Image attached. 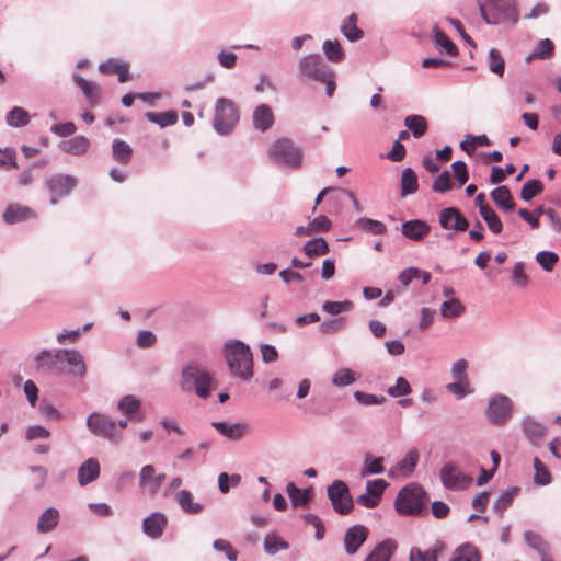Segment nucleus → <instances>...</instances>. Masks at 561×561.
Wrapping results in <instances>:
<instances>
[{"label":"nucleus","instance_id":"nucleus-27","mask_svg":"<svg viewBox=\"0 0 561 561\" xmlns=\"http://www.w3.org/2000/svg\"><path fill=\"white\" fill-rule=\"evenodd\" d=\"M90 147V140L85 136H75L68 140L60 142L59 148L69 154L81 156L84 154Z\"/></svg>","mask_w":561,"mask_h":561},{"label":"nucleus","instance_id":"nucleus-60","mask_svg":"<svg viewBox=\"0 0 561 561\" xmlns=\"http://www.w3.org/2000/svg\"><path fill=\"white\" fill-rule=\"evenodd\" d=\"M215 550L224 552L229 561L238 560V551L231 546V543L225 539H216L213 542Z\"/></svg>","mask_w":561,"mask_h":561},{"label":"nucleus","instance_id":"nucleus-64","mask_svg":"<svg viewBox=\"0 0 561 561\" xmlns=\"http://www.w3.org/2000/svg\"><path fill=\"white\" fill-rule=\"evenodd\" d=\"M467 368L468 362L466 359H458L453 364L450 374L455 380L466 381V383H469Z\"/></svg>","mask_w":561,"mask_h":561},{"label":"nucleus","instance_id":"nucleus-37","mask_svg":"<svg viewBox=\"0 0 561 561\" xmlns=\"http://www.w3.org/2000/svg\"><path fill=\"white\" fill-rule=\"evenodd\" d=\"M286 492L294 507L306 506L311 499L308 490L299 489L294 482L286 485Z\"/></svg>","mask_w":561,"mask_h":561},{"label":"nucleus","instance_id":"nucleus-55","mask_svg":"<svg viewBox=\"0 0 561 561\" xmlns=\"http://www.w3.org/2000/svg\"><path fill=\"white\" fill-rule=\"evenodd\" d=\"M411 392L412 388L404 377H398L396 383L387 389L388 396L392 398L409 396Z\"/></svg>","mask_w":561,"mask_h":561},{"label":"nucleus","instance_id":"nucleus-23","mask_svg":"<svg viewBox=\"0 0 561 561\" xmlns=\"http://www.w3.org/2000/svg\"><path fill=\"white\" fill-rule=\"evenodd\" d=\"M396 550V541L392 539H385L374 548L364 561H390Z\"/></svg>","mask_w":561,"mask_h":561},{"label":"nucleus","instance_id":"nucleus-12","mask_svg":"<svg viewBox=\"0 0 561 561\" xmlns=\"http://www.w3.org/2000/svg\"><path fill=\"white\" fill-rule=\"evenodd\" d=\"M77 186V179L71 175L56 174L46 180L50 204L56 205L59 198L67 196Z\"/></svg>","mask_w":561,"mask_h":561},{"label":"nucleus","instance_id":"nucleus-42","mask_svg":"<svg viewBox=\"0 0 561 561\" xmlns=\"http://www.w3.org/2000/svg\"><path fill=\"white\" fill-rule=\"evenodd\" d=\"M383 460V457H373L369 453L366 454L360 476L366 477L369 474H380L385 472Z\"/></svg>","mask_w":561,"mask_h":561},{"label":"nucleus","instance_id":"nucleus-44","mask_svg":"<svg viewBox=\"0 0 561 561\" xmlns=\"http://www.w3.org/2000/svg\"><path fill=\"white\" fill-rule=\"evenodd\" d=\"M434 43L440 49H444L447 55L456 56L458 54L457 46L450 41V38L438 27L433 28Z\"/></svg>","mask_w":561,"mask_h":561},{"label":"nucleus","instance_id":"nucleus-1","mask_svg":"<svg viewBox=\"0 0 561 561\" xmlns=\"http://www.w3.org/2000/svg\"><path fill=\"white\" fill-rule=\"evenodd\" d=\"M222 355L233 377L242 381H249L253 377V354L248 344L229 339L224 343Z\"/></svg>","mask_w":561,"mask_h":561},{"label":"nucleus","instance_id":"nucleus-10","mask_svg":"<svg viewBox=\"0 0 561 561\" xmlns=\"http://www.w3.org/2000/svg\"><path fill=\"white\" fill-rule=\"evenodd\" d=\"M327 493L336 513L346 515L352 512L354 501L345 482L341 480L333 481V483L328 486Z\"/></svg>","mask_w":561,"mask_h":561},{"label":"nucleus","instance_id":"nucleus-63","mask_svg":"<svg viewBox=\"0 0 561 561\" xmlns=\"http://www.w3.org/2000/svg\"><path fill=\"white\" fill-rule=\"evenodd\" d=\"M511 280L517 287L523 288L526 286V265L524 262H517L515 264Z\"/></svg>","mask_w":561,"mask_h":561},{"label":"nucleus","instance_id":"nucleus-29","mask_svg":"<svg viewBox=\"0 0 561 561\" xmlns=\"http://www.w3.org/2000/svg\"><path fill=\"white\" fill-rule=\"evenodd\" d=\"M175 500L179 503L181 510L186 514L194 515L204 508L203 504L194 502L193 494L187 490H180L176 492Z\"/></svg>","mask_w":561,"mask_h":561},{"label":"nucleus","instance_id":"nucleus-6","mask_svg":"<svg viewBox=\"0 0 561 561\" xmlns=\"http://www.w3.org/2000/svg\"><path fill=\"white\" fill-rule=\"evenodd\" d=\"M268 156L276 163L291 169L300 168L304 158L301 148L286 137L276 139L270 146Z\"/></svg>","mask_w":561,"mask_h":561},{"label":"nucleus","instance_id":"nucleus-2","mask_svg":"<svg viewBox=\"0 0 561 561\" xmlns=\"http://www.w3.org/2000/svg\"><path fill=\"white\" fill-rule=\"evenodd\" d=\"M297 78L304 83L316 81L325 84V92L329 98L334 94L336 89L335 73L319 54L300 58Z\"/></svg>","mask_w":561,"mask_h":561},{"label":"nucleus","instance_id":"nucleus-40","mask_svg":"<svg viewBox=\"0 0 561 561\" xmlns=\"http://www.w3.org/2000/svg\"><path fill=\"white\" fill-rule=\"evenodd\" d=\"M302 250L309 257L324 255L330 252L329 244L322 237L307 241L304 244Z\"/></svg>","mask_w":561,"mask_h":561},{"label":"nucleus","instance_id":"nucleus-35","mask_svg":"<svg viewBox=\"0 0 561 561\" xmlns=\"http://www.w3.org/2000/svg\"><path fill=\"white\" fill-rule=\"evenodd\" d=\"M404 125L412 133L414 138H421L427 131V121L422 115H408L404 118Z\"/></svg>","mask_w":561,"mask_h":561},{"label":"nucleus","instance_id":"nucleus-47","mask_svg":"<svg viewBox=\"0 0 561 561\" xmlns=\"http://www.w3.org/2000/svg\"><path fill=\"white\" fill-rule=\"evenodd\" d=\"M5 121L9 126L23 127L28 124L30 115L24 108L15 106L8 112Z\"/></svg>","mask_w":561,"mask_h":561},{"label":"nucleus","instance_id":"nucleus-22","mask_svg":"<svg viewBox=\"0 0 561 561\" xmlns=\"http://www.w3.org/2000/svg\"><path fill=\"white\" fill-rule=\"evenodd\" d=\"M101 472V466L96 458H89L85 461H83L79 468H78V483L81 486H85L89 483L94 482L99 477Z\"/></svg>","mask_w":561,"mask_h":561},{"label":"nucleus","instance_id":"nucleus-52","mask_svg":"<svg viewBox=\"0 0 561 561\" xmlns=\"http://www.w3.org/2000/svg\"><path fill=\"white\" fill-rule=\"evenodd\" d=\"M519 488H510L502 492L494 503V511L499 514H502L503 511L513 503L514 497L517 495V493H519Z\"/></svg>","mask_w":561,"mask_h":561},{"label":"nucleus","instance_id":"nucleus-5","mask_svg":"<svg viewBox=\"0 0 561 561\" xmlns=\"http://www.w3.org/2000/svg\"><path fill=\"white\" fill-rule=\"evenodd\" d=\"M426 502V491L419 484H410L398 492L394 507L399 515L419 516L425 511Z\"/></svg>","mask_w":561,"mask_h":561},{"label":"nucleus","instance_id":"nucleus-24","mask_svg":"<svg viewBox=\"0 0 561 561\" xmlns=\"http://www.w3.org/2000/svg\"><path fill=\"white\" fill-rule=\"evenodd\" d=\"M141 402L135 396L126 394L122 397L117 403L119 412L128 416L131 421H141V415L138 414Z\"/></svg>","mask_w":561,"mask_h":561},{"label":"nucleus","instance_id":"nucleus-38","mask_svg":"<svg viewBox=\"0 0 561 561\" xmlns=\"http://www.w3.org/2000/svg\"><path fill=\"white\" fill-rule=\"evenodd\" d=\"M146 118L159 125L161 128L172 126L178 122V113L176 111H167V112H147L145 114Z\"/></svg>","mask_w":561,"mask_h":561},{"label":"nucleus","instance_id":"nucleus-28","mask_svg":"<svg viewBox=\"0 0 561 561\" xmlns=\"http://www.w3.org/2000/svg\"><path fill=\"white\" fill-rule=\"evenodd\" d=\"M73 81L81 89L82 93L92 105L99 102L101 87L98 83L88 81L78 73L73 75Z\"/></svg>","mask_w":561,"mask_h":561},{"label":"nucleus","instance_id":"nucleus-34","mask_svg":"<svg viewBox=\"0 0 561 561\" xmlns=\"http://www.w3.org/2000/svg\"><path fill=\"white\" fill-rule=\"evenodd\" d=\"M554 54V44L551 39L545 38L538 42L530 55H528V61L530 60H547L550 59Z\"/></svg>","mask_w":561,"mask_h":561},{"label":"nucleus","instance_id":"nucleus-9","mask_svg":"<svg viewBox=\"0 0 561 561\" xmlns=\"http://www.w3.org/2000/svg\"><path fill=\"white\" fill-rule=\"evenodd\" d=\"M513 402L504 394H496L489 399L485 417L489 423L501 426L512 416Z\"/></svg>","mask_w":561,"mask_h":561},{"label":"nucleus","instance_id":"nucleus-49","mask_svg":"<svg viewBox=\"0 0 561 561\" xmlns=\"http://www.w3.org/2000/svg\"><path fill=\"white\" fill-rule=\"evenodd\" d=\"M534 483L536 485H548L552 481V476L547 466L538 458L534 459Z\"/></svg>","mask_w":561,"mask_h":561},{"label":"nucleus","instance_id":"nucleus-8","mask_svg":"<svg viewBox=\"0 0 561 561\" xmlns=\"http://www.w3.org/2000/svg\"><path fill=\"white\" fill-rule=\"evenodd\" d=\"M85 425L92 435L107 439L112 444H118L122 439V432L117 430L116 421L105 413H90Z\"/></svg>","mask_w":561,"mask_h":561},{"label":"nucleus","instance_id":"nucleus-3","mask_svg":"<svg viewBox=\"0 0 561 561\" xmlns=\"http://www.w3.org/2000/svg\"><path fill=\"white\" fill-rule=\"evenodd\" d=\"M479 11L486 24L513 26L519 20L516 0H485Z\"/></svg>","mask_w":561,"mask_h":561},{"label":"nucleus","instance_id":"nucleus-30","mask_svg":"<svg viewBox=\"0 0 561 561\" xmlns=\"http://www.w3.org/2000/svg\"><path fill=\"white\" fill-rule=\"evenodd\" d=\"M113 159L121 164H128L133 157V148L123 139L115 138L112 142Z\"/></svg>","mask_w":561,"mask_h":561},{"label":"nucleus","instance_id":"nucleus-11","mask_svg":"<svg viewBox=\"0 0 561 561\" xmlns=\"http://www.w3.org/2000/svg\"><path fill=\"white\" fill-rule=\"evenodd\" d=\"M439 479L443 486L449 491L466 490L473 481L472 477L463 473L453 462H447L440 468Z\"/></svg>","mask_w":561,"mask_h":561},{"label":"nucleus","instance_id":"nucleus-18","mask_svg":"<svg viewBox=\"0 0 561 561\" xmlns=\"http://www.w3.org/2000/svg\"><path fill=\"white\" fill-rule=\"evenodd\" d=\"M211 426L220 435L231 440H240L251 431L250 425L244 422L230 424L225 421H214L211 422Z\"/></svg>","mask_w":561,"mask_h":561},{"label":"nucleus","instance_id":"nucleus-56","mask_svg":"<svg viewBox=\"0 0 561 561\" xmlns=\"http://www.w3.org/2000/svg\"><path fill=\"white\" fill-rule=\"evenodd\" d=\"M345 324H346V319L343 317L330 319V320L323 321L320 324L319 331L322 334H335V333L342 331L344 329Z\"/></svg>","mask_w":561,"mask_h":561},{"label":"nucleus","instance_id":"nucleus-36","mask_svg":"<svg viewBox=\"0 0 561 561\" xmlns=\"http://www.w3.org/2000/svg\"><path fill=\"white\" fill-rule=\"evenodd\" d=\"M99 70L103 73H112L118 76L121 83L126 82L129 79V71L127 65L118 64L113 60H107L99 65Z\"/></svg>","mask_w":561,"mask_h":561},{"label":"nucleus","instance_id":"nucleus-41","mask_svg":"<svg viewBox=\"0 0 561 561\" xmlns=\"http://www.w3.org/2000/svg\"><path fill=\"white\" fill-rule=\"evenodd\" d=\"M417 461L419 451L416 449H411L397 463L396 470L399 471L402 476L409 477L415 470Z\"/></svg>","mask_w":561,"mask_h":561},{"label":"nucleus","instance_id":"nucleus-17","mask_svg":"<svg viewBox=\"0 0 561 561\" xmlns=\"http://www.w3.org/2000/svg\"><path fill=\"white\" fill-rule=\"evenodd\" d=\"M368 528L363 525L350 527L344 535V548L347 554H355L368 537Z\"/></svg>","mask_w":561,"mask_h":561},{"label":"nucleus","instance_id":"nucleus-51","mask_svg":"<svg viewBox=\"0 0 561 561\" xmlns=\"http://www.w3.org/2000/svg\"><path fill=\"white\" fill-rule=\"evenodd\" d=\"M479 214L493 233H500L502 231L503 225L496 213L491 207H481V211Z\"/></svg>","mask_w":561,"mask_h":561},{"label":"nucleus","instance_id":"nucleus-50","mask_svg":"<svg viewBox=\"0 0 561 561\" xmlns=\"http://www.w3.org/2000/svg\"><path fill=\"white\" fill-rule=\"evenodd\" d=\"M442 547L430 548L425 551L419 547H412L409 554V561H437V554Z\"/></svg>","mask_w":561,"mask_h":561},{"label":"nucleus","instance_id":"nucleus-31","mask_svg":"<svg viewBox=\"0 0 561 561\" xmlns=\"http://www.w3.org/2000/svg\"><path fill=\"white\" fill-rule=\"evenodd\" d=\"M401 196L405 197L408 195L414 194L419 190V182L416 173L411 168L403 169L401 173Z\"/></svg>","mask_w":561,"mask_h":561},{"label":"nucleus","instance_id":"nucleus-57","mask_svg":"<svg viewBox=\"0 0 561 561\" xmlns=\"http://www.w3.org/2000/svg\"><path fill=\"white\" fill-rule=\"evenodd\" d=\"M352 307L353 302L350 300L325 301L322 304V310L331 316H337L344 311H348Z\"/></svg>","mask_w":561,"mask_h":561},{"label":"nucleus","instance_id":"nucleus-61","mask_svg":"<svg viewBox=\"0 0 561 561\" xmlns=\"http://www.w3.org/2000/svg\"><path fill=\"white\" fill-rule=\"evenodd\" d=\"M388 486L383 479L368 480L366 483V493L373 495L375 499L381 500V496Z\"/></svg>","mask_w":561,"mask_h":561},{"label":"nucleus","instance_id":"nucleus-62","mask_svg":"<svg viewBox=\"0 0 561 561\" xmlns=\"http://www.w3.org/2000/svg\"><path fill=\"white\" fill-rule=\"evenodd\" d=\"M432 188L436 193H446L451 188V178L448 171H444L433 182Z\"/></svg>","mask_w":561,"mask_h":561},{"label":"nucleus","instance_id":"nucleus-33","mask_svg":"<svg viewBox=\"0 0 561 561\" xmlns=\"http://www.w3.org/2000/svg\"><path fill=\"white\" fill-rule=\"evenodd\" d=\"M355 227L373 236L385 234L387 227L383 222L367 217H360L356 220Z\"/></svg>","mask_w":561,"mask_h":561},{"label":"nucleus","instance_id":"nucleus-19","mask_svg":"<svg viewBox=\"0 0 561 561\" xmlns=\"http://www.w3.org/2000/svg\"><path fill=\"white\" fill-rule=\"evenodd\" d=\"M168 524L167 516L161 512H153L142 520V531L151 539H160Z\"/></svg>","mask_w":561,"mask_h":561},{"label":"nucleus","instance_id":"nucleus-7","mask_svg":"<svg viewBox=\"0 0 561 561\" xmlns=\"http://www.w3.org/2000/svg\"><path fill=\"white\" fill-rule=\"evenodd\" d=\"M239 122V111L230 99L219 98L215 104L214 129L222 136L229 135Z\"/></svg>","mask_w":561,"mask_h":561},{"label":"nucleus","instance_id":"nucleus-4","mask_svg":"<svg viewBox=\"0 0 561 561\" xmlns=\"http://www.w3.org/2000/svg\"><path fill=\"white\" fill-rule=\"evenodd\" d=\"M211 382V375L196 363H190L182 368L180 389L183 392L194 390L201 399H207L210 396Z\"/></svg>","mask_w":561,"mask_h":561},{"label":"nucleus","instance_id":"nucleus-54","mask_svg":"<svg viewBox=\"0 0 561 561\" xmlns=\"http://www.w3.org/2000/svg\"><path fill=\"white\" fill-rule=\"evenodd\" d=\"M488 65L490 71L502 77L504 75L505 62L496 48H491L488 56Z\"/></svg>","mask_w":561,"mask_h":561},{"label":"nucleus","instance_id":"nucleus-14","mask_svg":"<svg viewBox=\"0 0 561 561\" xmlns=\"http://www.w3.org/2000/svg\"><path fill=\"white\" fill-rule=\"evenodd\" d=\"M35 363L38 371L53 373L58 376L65 375L62 354H59V350L54 353L48 350L41 351L35 357Z\"/></svg>","mask_w":561,"mask_h":561},{"label":"nucleus","instance_id":"nucleus-25","mask_svg":"<svg viewBox=\"0 0 561 561\" xmlns=\"http://www.w3.org/2000/svg\"><path fill=\"white\" fill-rule=\"evenodd\" d=\"M3 220L5 224L13 225L23 220H26L28 218L35 217L34 211L27 207V206H21V205H9L3 215Z\"/></svg>","mask_w":561,"mask_h":561},{"label":"nucleus","instance_id":"nucleus-48","mask_svg":"<svg viewBox=\"0 0 561 561\" xmlns=\"http://www.w3.org/2000/svg\"><path fill=\"white\" fill-rule=\"evenodd\" d=\"M359 378V375L350 368H341L332 376V385L336 387H345L354 383Z\"/></svg>","mask_w":561,"mask_h":561},{"label":"nucleus","instance_id":"nucleus-53","mask_svg":"<svg viewBox=\"0 0 561 561\" xmlns=\"http://www.w3.org/2000/svg\"><path fill=\"white\" fill-rule=\"evenodd\" d=\"M288 549V543L277 537L275 534L271 533L266 535L264 538V550L267 554H275L279 550H286Z\"/></svg>","mask_w":561,"mask_h":561},{"label":"nucleus","instance_id":"nucleus-59","mask_svg":"<svg viewBox=\"0 0 561 561\" xmlns=\"http://www.w3.org/2000/svg\"><path fill=\"white\" fill-rule=\"evenodd\" d=\"M354 398L359 404L366 405V407L382 404L386 401V398L383 396H376V394L363 392L359 390L354 392Z\"/></svg>","mask_w":561,"mask_h":561},{"label":"nucleus","instance_id":"nucleus-43","mask_svg":"<svg viewBox=\"0 0 561 561\" xmlns=\"http://www.w3.org/2000/svg\"><path fill=\"white\" fill-rule=\"evenodd\" d=\"M449 561H480V554L473 545L463 543L455 550Z\"/></svg>","mask_w":561,"mask_h":561},{"label":"nucleus","instance_id":"nucleus-39","mask_svg":"<svg viewBox=\"0 0 561 561\" xmlns=\"http://www.w3.org/2000/svg\"><path fill=\"white\" fill-rule=\"evenodd\" d=\"M357 15L352 13L341 25V32L350 42H357L364 36V32L356 25Z\"/></svg>","mask_w":561,"mask_h":561},{"label":"nucleus","instance_id":"nucleus-15","mask_svg":"<svg viewBox=\"0 0 561 561\" xmlns=\"http://www.w3.org/2000/svg\"><path fill=\"white\" fill-rule=\"evenodd\" d=\"M438 221L443 229L462 232L469 228V221L456 207H446L438 214Z\"/></svg>","mask_w":561,"mask_h":561},{"label":"nucleus","instance_id":"nucleus-16","mask_svg":"<svg viewBox=\"0 0 561 561\" xmlns=\"http://www.w3.org/2000/svg\"><path fill=\"white\" fill-rule=\"evenodd\" d=\"M59 354H62V366L68 365V369H65V374L82 379L87 374V366L83 360V356L77 350L62 348L59 350Z\"/></svg>","mask_w":561,"mask_h":561},{"label":"nucleus","instance_id":"nucleus-46","mask_svg":"<svg viewBox=\"0 0 561 561\" xmlns=\"http://www.w3.org/2000/svg\"><path fill=\"white\" fill-rule=\"evenodd\" d=\"M322 50L331 62H341L345 57L339 41H324L322 44Z\"/></svg>","mask_w":561,"mask_h":561},{"label":"nucleus","instance_id":"nucleus-58","mask_svg":"<svg viewBox=\"0 0 561 561\" xmlns=\"http://www.w3.org/2000/svg\"><path fill=\"white\" fill-rule=\"evenodd\" d=\"M536 261L545 271L551 272L559 261V256L551 251H541L537 253Z\"/></svg>","mask_w":561,"mask_h":561},{"label":"nucleus","instance_id":"nucleus-45","mask_svg":"<svg viewBox=\"0 0 561 561\" xmlns=\"http://www.w3.org/2000/svg\"><path fill=\"white\" fill-rule=\"evenodd\" d=\"M465 306L456 298H449L440 305L443 318H458L465 312Z\"/></svg>","mask_w":561,"mask_h":561},{"label":"nucleus","instance_id":"nucleus-20","mask_svg":"<svg viewBox=\"0 0 561 561\" xmlns=\"http://www.w3.org/2000/svg\"><path fill=\"white\" fill-rule=\"evenodd\" d=\"M274 113L270 105L263 103L253 110L252 124L255 130L265 133L274 125Z\"/></svg>","mask_w":561,"mask_h":561},{"label":"nucleus","instance_id":"nucleus-26","mask_svg":"<svg viewBox=\"0 0 561 561\" xmlns=\"http://www.w3.org/2000/svg\"><path fill=\"white\" fill-rule=\"evenodd\" d=\"M59 522V512L55 507L46 508L38 517L36 530L39 534H47L55 529Z\"/></svg>","mask_w":561,"mask_h":561},{"label":"nucleus","instance_id":"nucleus-13","mask_svg":"<svg viewBox=\"0 0 561 561\" xmlns=\"http://www.w3.org/2000/svg\"><path fill=\"white\" fill-rule=\"evenodd\" d=\"M165 480L164 473H157L152 465H145L139 472V489L148 494L154 496L162 483Z\"/></svg>","mask_w":561,"mask_h":561},{"label":"nucleus","instance_id":"nucleus-32","mask_svg":"<svg viewBox=\"0 0 561 561\" xmlns=\"http://www.w3.org/2000/svg\"><path fill=\"white\" fill-rule=\"evenodd\" d=\"M490 196L492 201L503 210H513L514 209V201L510 190L506 186H499L494 188Z\"/></svg>","mask_w":561,"mask_h":561},{"label":"nucleus","instance_id":"nucleus-21","mask_svg":"<svg viewBox=\"0 0 561 561\" xmlns=\"http://www.w3.org/2000/svg\"><path fill=\"white\" fill-rule=\"evenodd\" d=\"M431 231V227L427 222L421 219H411L403 221L401 225V233L409 240L421 241Z\"/></svg>","mask_w":561,"mask_h":561}]
</instances>
